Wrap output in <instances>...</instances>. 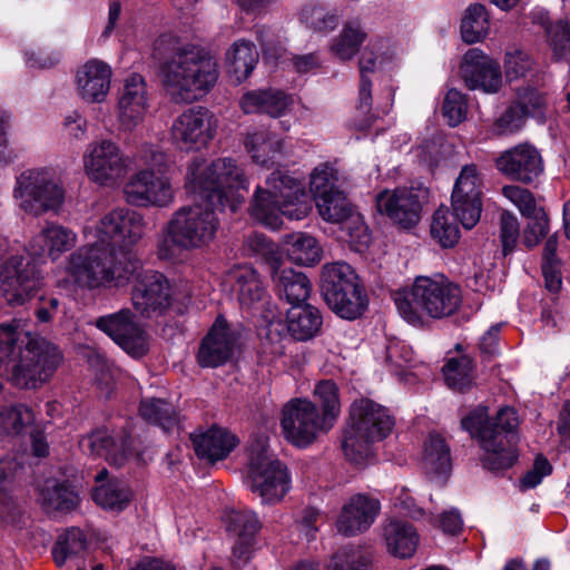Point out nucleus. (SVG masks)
I'll list each match as a JSON object with an SVG mask.
<instances>
[{
  "label": "nucleus",
  "instance_id": "obj_1",
  "mask_svg": "<svg viewBox=\"0 0 570 570\" xmlns=\"http://www.w3.org/2000/svg\"><path fill=\"white\" fill-rule=\"evenodd\" d=\"M185 188L199 195L202 202L181 206L173 213L159 246L163 258H171L174 248L194 250L208 246L219 228L216 210L228 206L236 212L244 200L236 194L248 189V180L244 169L232 158H218L212 163L197 158L188 167Z\"/></svg>",
  "mask_w": 570,
  "mask_h": 570
},
{
  "label": "nucleus",
  "instance_id": "obj_2",
  "mask_svg": "<svg viewBox=\"0 0 570 570\" xmlns=\"http://www.w3.org/2000/svg\"><path fill=\"white\" fill-rule=\"evenodd\" d=\"M144 216L129 208H116L85 227L88 244L67 261L66 271L81 288H118L138 273L140 262L134 246L142 238Z\"/></svg>",
  "mask_w": 570,
  "mask_h": 570
},
{
  "label": "nucleus",
  "instance_id": "obj_3",
  "mask_svg": "<svg viewBox=\"0 0 570 570\" xmlns=\"http://www.w3.org/2000/svg\"><path fill=\"white\" fill-rule=\"evenodd\" d=\"M167 46L171 55L160 65L163 87L175 104H189L204 97L218 79L217 62L204 48L176 46L171 37H160L156 49Z\"/></svg>",
  "mask_w": 570,
  "mask_h": 570
},
{
  "label": "nucleus",
  "instance_id": "obj_4",
  "mask_svg": "<svg viewBox=\"0 0 570 570\" xmlns=\"http://www.w3.org/2000/svg\"><path fill=\"white\" fill-rule=\"evenodd\" d=\"M519 420L512 407H502L489 417L488 409L479 405L461 419L463 430L475 439L483 451L482 464L491 471L509 469L517 453V426Z\"/></svg>",
  "mask_w": 570,
  "mask_h": 570
},
{
  "label": "nucleus",
  "instance_id": "obj_5",
  "mask_svg": "<svg viewBox=\"0 0 570 570\" xmlns=\"http://www.w3.org/2000/svg\"><path fill=\"white\" fill-rule=\"evenodd\" d=\"M267 188L257 187L253 197L250 214L264 226L278 229L282 217L302 220L312 210V199L302 181L276 170L266 180Z\"/></svg>",
  "mask_w": 570,
  "mask_h": 570
},
{
  "label": "nucleus",
  "instance_id": "obj_6",
  "mask_svg": "<svg viewBox=\"0 0 570 570\" xmlns=\"http://www.w3.org/2000/svg\"><path fill=\"white\" fill-rule=\"evenodd\" d=\"M394 303L401 317L417 326L424 316L443 318L454 314L462 304V294L445 278L417 276L410 287L394 294Z\"/></svg>",
  "mask_w": 570,
  "mask_h": 570
},
{
  "label": "nucleus",
  "instance_id": "obj_7",
  "mask_svg": "<svg viewBox=\"0 0 570 570\" xmlns=\"http://www.w3.org/2000/svg\"><path fill=\"white\" fill-rule=\"evenodd\" d=\"M393 426L394 420L386 407L367 399L354 401L342 440L347 460L363 463L371 456L372 445L384 440Z\"/></svg>",
  "mask_w": 570,
  "mask_h": 570
},
{
  "label": "nucleus",
  "instance_id": "obj_8",
  "mask_svg": "<svg viewBox=\"0 0 570 570\" xmlns=\"http://www.w3.org/2000/svg\"><path fill=\"white\" fill-rule=\"evenodd\" d=\"M395 56V51L389 40L373 39L362 50L360 67V86L353 117L348 126L355 130L363 131L381 115H387L392 109L394 101V91L390 90L386 101L382 106L373 108L372 81L370 75L375 73L390 63Z\"/></svg>",
  "mask_w": 570,
  "mask_h": 570
},
{
  "label": "nucleus",
  "instance_id": "obj_9",
  "mask_svg": "<svg viewBox=\"0 0 570 570\" xmlns=\"http://www.w3.org/2000/svg\"><path fill=\"white\" fill-rule=\"evenodd\" d=\"M322 294L328 307L342 318L355 320L367 306V298L358 276L345 262H334L323 266Z\"/></svg>",
  "mask_w": 570,
  "mask_h": 570
},
{
  "label": "nucleus",
  "instance_id": "obj_10",
  "mask_svg": "<svg viewBox=\"0 0 570 570\" xmlns=\"http://www.w3.org/2000/svg\"><path fill=\"white\" fill-rule=\"evenodd\" d=\"M61 362L57 346L46 338H33L12 360L8 379L22 390H37L47 384Z\"/></svg>",
  "mask_w": 570,
  "mask_h": 570
},
{
  "label": "nucleus",
  "instance_id": "obj_11",
  "mask_svg": "<svg viewBox=\"0 0 570 570\" xmlns=\"http://www.w3.org/2000/svg\"><path fill=\"white\" fill-rule=\"evenodd\" d=\"M13 198L24 214L38 217L58 212L65 200V190L49 169H28L16 179Z\"/></svg>",
  "mask_w": 570,
  "mask_h": 570
},
{
  "label": "nucleus",
  "instance_id": "obj_12",
  "mask_svg": "<svg viewBox=\"0 0 570 570\" xmlns=\"http://www.w3.org/2000/svg\"><path fill=\"white\" fill-rule=\"evenodd\" d=\"M43 286L40 271L24 254H14L0 263V297L9 306L27 304Z\"/></svg>",
  "mask_w": 570,
  "mask_h": 570
},
{
  "label": "nucleus",
  "instance_id": "obj_13",
  "mask_svg": "<svg viewBox=\"0 0 570 570\" xmlns=\"http://www.w3.org/2000/svg\"><path fill=\"white\" fill-rule=\"evenodd\" d=\"M281 428L289 443L297 448H306L333 425L324 419L315 403L295 397L283 405Z\"/></svg>",
  "mask_w": 570,
  "mask_h": 570
},
{
  "label": "nucleus",
  "instance_id": "obj_14",
  "mask_svg": "<svg viewBox=\"0 0 570 570\" xmlns=\"http://www.w3.org/2000/svg\"><path fill=\"white\" fill-rule=\"evenodd\" d=\"M246 482L263 503L278 502L291 488L287 469L264 448L252 452Z\"/></svg>",
  "mask_w": 570,
  "mask_h": 570
},
{
  "label": "nucleus",
  "instance_id": "obj_15",
  "mask_svg": "<svg viewBox=\"0 0 570 570\" xmlns=\"http://www.w3.org/2000/svg\"><path fill=\"white\" fill-rule=\"evenodd\" d=\"M175 194L170 177L150 168L137 170L124 185L125 200L135 207L166 208L174 204Z\"/></svg>",
  "mask_w": 570,
  "mask_h": 570
},
{
  "label": "nucleus",
  "instance_id": "obj_16",
  "mask_svg": "<svg viewBox=\"0 0 570 570\" xmlns=\"http://www.w3.org/2000/svg\"><path fill=\"white\" fill-rule=\"evenodd\" d=\"M95 325L134 358H141L149 352L150 335L129 308L100 316Z\"/></svg>",
  "mask_w": 570,
  "mask_h": 570
},
{
  "label": "nucleus",
  "instance_id": "obj_17",
  "mask_svg": "<svg viewBox=\"0 0 570 570\" xmlns=\"http://www.w3.org/2000/svg\"><path fill=\"white\" fill-rule=\"evenodd\" d=\"M135 158L118 145H94L83 155L87 176L100 186L118 184L131 169Z\"/></svg>",
  "mask_w": 570,
  "mask_h": 570
},
{
  "label": "nucleus",
  "instance_id": "obj_18",
  "mask_svg": "<svg viewBox=\"0 0 570 570\" xmlns=\"http://www.w3.org/2000/svg\"><path fill=\"white\" fill-rule=\"evenodd\" d=\"M132 305L145 317L164 314L171 303L167 278L155 271L138 273L131 292Z\"/></svg>",
  "mask_w": 570,
  "mask_h": 570
},
{
  "label": "nucleus",
  "instance_id": "obj_19",
  "mask_svg": "<svg viewBox=\"0 0 570 570\" xmlns=\"http://www.w3.org/2000/svg\"><path fill=\"white\" fill-rule=\"evenodd\" d=\"M424 191L415 188H395L383 190L376 196V206L381 214L404 229L419 224L422 213Z\"/></svg>",
  "mask_w": 570,
  "mask_h": 570
},
{
  "label": "nucleus",
  "instance_id": "obj_20",
  "mask_svg": "<svg viewBox=\"0 0 570 570\" xmlns=\"http://www.w3.org/2000/svg\"><path fill=\"white\" fill-rule=\"evenodd\" d=\"M460 72L465 86L471 90L497 94L502 87L500 65L478 48L465 52Z\"/></svg>",
  "mask_w": 570,
  "mask_h": 570
},
{
  "label": "nucleus",
  "instance_id": "obj_21",
  "mask_svg": "<svg viewBox=\"0 0 570 570\" xmlns=\"http://www.w3.org/2000/svg\"><path fill=\"white\" fill-rule=\"evenodd\" d=\"M237 341V332L224 317L218 316L200 342L197 363L202 367H218L225 364L233 356Z\"/></svg>",
  "mask_w": 570,
  "mask_h": 570
},
{
  "label": "nucleus",
  "instance_id": "obj_22",
  "mask_svg": "<svg viewBox=\"0 0 570 570\" xmlns=\"http://www.w3.org/2000/svg\"><path fill=\"white\" fill-rule=\"evenodd\" d=\"M497 169L510 179L530 184L543 171L541 155L532 145H515L495 158Z\"/></svg>",
  "mask_w": 570,
  "mask_h": 570
},
{
  "label": "nucleus",
  "instance_id": "obj_23",
  "mask_svg": "<svg viewBox=\"0 0 570 570\" xmlns=\"http://www.w3.org/2000/svg\"><path fill=\"white\" fill-rule=\"evenodd\" d=\"M216 120L205 107L184 110L174 121L170 134L174 142H208L214 139Z\"/></svg>",
  "mask_w": 570,
  "mask_h": 570
},
{
  "label": "nucleus",
  "instance_id": "obj_24",
  "mask_svg": "<svg viewBox=\"0 0 570 570\" xmlns=\"http://www.w3.org/2000/svg\"><path fill=\"white\" fill-rule=\"evenodd\" d=\"M224 282L230 287L243 309H256L268 298L259 274L249 265L232 267L226 273Z\"/></svg>",
  "mask_w": 570,
  "mask_h": 570
},
{
  "label": "nucleus",
  "instance_id": "obj_25",
  "mask_svg": "<svg viewBox=\"0 0 570 570\" xmlns=\"http://www.w3.org/2000/svg\"><path fill=\"white\" fill-rule=\"evenodd\" d=\"M118 109L119 126L124 131L134 130L145 119L148 110V94L146 82L140 75L132 73L126 79Z\"/></svg>",
  "mask_w": 570,
  "mask_h": 570
},
{
  "label": "nucleus",
  "instance_id": "obj_26",
  "mask_svg": "<svg viewBox=\"0 0 570 570\" xmlns=\"http://www.w3.org/2000/svg\"><path fill=\"white\" fill-rule=\"evenodd\" d=\"M381 505L379 500L365 494L352 495L342 507L336 528L344 535H356L366 531L375 521Z\"/></svg>",
  "mask_w": 570,
  "mask_h": 570
},
{
  "label": "nucleus",
  "instance_id": "obj_27",
  "mask_svg": "<svg viewBox=\"0 0 570 570\" xmlns=\"http://www.w3.org/2000/svg\"><path fill=\"white\" fill-rule=\"evenodd\" d=\"M546 104L544 97L533 88L518 90L514 104L494 122L493 131L498 135L519 130L525 118L541 117Z\"/></svg>",
  "mask_w": 570,
  "mask_h": 570
},
{
  "label": "nucleus",
  "instance_id": "obj_28",
  "mask_svg": "<svg viewBox=\"0 0 570 570\" xmlns=\"http://www.w3.org/2000/svg\"><path fill=\"white\" fill-rule=\"evenodd\" d=\"M111 68L101 60L91 59L76 73L78 95L88 102H101L110 90Z\"/></svg>",
  "mask_w": 570,
  "mask_h": 570
},
{
  "label": "nucleus",
  "instance_id": "obj_29",
  "mask_svg": "<svg viewBox=\"0 0 570 570\" xmlns=\"http://www.w3.org/2000/svg\"><path fill=\"white\" fill-rule=\"evenodd\" d=\"M77 242L78 235L72 229L58 223H47L30 242V248L35 255L47 254L51 261H57Z\"/></svg>",
  "mask_w": 570,
  "mask_h": 570
},
{
  "label": "nucleus",
  "instance_id": "obj_30",
  "mask_svg": "<svg viewBox=\"0 0 570 570\" xmlns=\"http://www.w3.org/2000/svg\"><path fill=\"white\" fill-rule=\"evenodd\" d=\"M272 281L279 298L292 306L301 305L309 297L312 285L307 276L291 267H283L277 261L272 263Z\"/></svg>",
  "mask_w": 570,
  "mask_h": 570
},
{
  "label": "nucleus",
  "instance_id": "obj_31",
  "mask_svg": "<svg viewBox=\"0 0 570 570\" xmlns=\"http://www.w3.org/2000/svg\"><path fill=\"white\" fill-rule=\"evenodd\" d=\"M259 528L261 523L253 511H233L228 515L227 529L235 537L233 557L238 562L245 563L249 560Z\"/></svg>",
  "mask_w": 570,
  "mask_h": 570
},
{
  "label": "nucleus",
  "instance_id": "obj_32",
  "mask_svg": "<svg viewBox=\"0 0 570 570\" xmlns=\"http://www.w3.org/2000/svg\"><path fill=\"white\" fill-rule=\"evenodd\" d=\"M292 105L293 98L277 89L249 90L239 99V107L245 114H264L273 118L285 115Z\"/></svg>",
  "mask_w": 570,
  "mask_h": 570
},
{
  "label": "nucleus",
  "instance_id": "obj_33",
  "mask_svg": "<svg viewBox=\"0 0 570 570\" xmlns=\"http://www.w3.org/2000/svg\"><path fill=\"white\" fill-rule=\"evenodd\" d=\"M196 454L209 462L224 460L237 445V438L228 430L213 425L205 432L191 435Z\"/></svg>",
  "mask_w": 570,
  "mask_h": 570
},
{
  "label": "nucleus",
  "instance_id": "obj_34",
  "mask_svg": "<svg viewBox=\"0 0 570 570\" xmlns=\"http://www.w3.org/2000/svg\"><path fill=\"white\" fill-rule=\"evenodd\" d=\"M81 450L92 456H102L110 464L122 465L127 458L125 441L117 443L107 430H96L79 441Z\"/></svg>",
  "mask_w": 570,
  "mask_h": 570
},
{
  "label": "nucleus",
  "instance_id": "obj_35",
  "mask_svg": "<svg viewBox=\"0 0 570 570\" xmlns=\"http://www.w3.org/2000/svg\"><path fill=\"white\" fill-rule=\"evenodd\" d=\"M387 551L399 558H410L416 551L419 535L414 527L402 520H391L383 528Z\"/></svg>",
  "mask_w": 570,
  "mask_h": 570
},
{
  "label": "nucleus",
  "instance_id": "obj_36",
  "mask_svg": "<svg viewBox=\"0 0 570 570\" xmlns=\"http://www.w3.org/2000/svg\"><path fill=\"white\" fill-rule=\"evenodd\" d=\"M322 323L320 311L309 304L292 306L287 312V331L296 341L314 337L320 332Z\"/></svg>",
  "mask_w": 570,
  "mask_h": 570
},
{
  "label": "nucleus",
  "instance_id": "obj_37",
  "mask_svg": "<svg viewBox=\"0 0 570 570\" xmlns=\"http://www.w3.org/2000/svg\"><path fill=\"white\" fill-rule=\"evenodd\" d=\"M422 466L431 478L446 476L451 470L450 448L439 434H430L424 443Z\"/></svg>",
  "mask_w": 570,
  "mask_h": 570
},
{
  "label": "nucleus",
  "instance_id": "obj_38",
  "mask_svg": "<svg viewBox=\"0 0 570 570\" xmlns=\"http://www.w3.org/2000/svg\"><path fill=\"white\" fill-rule=\"evenodd\" d=\"M284 245L288 258L297 265L313 266L322 258L320 243L307 233L298 232L287 235Z\"/></svg>",
  "mask_w": 570,
  "mask_h": 570
},
{
  "label": "nucleus",
  "instance_id": "obj_39",
  "mask_svg": "<svg viewBox=\"0 0 570 570\" xmlns=\"http://www.w3.org/2000/svg\"><path fill=\"white\" fill-rule=\"evenodd\" d=\"M228 71L240 83L246 80L258 62V52L254 43L237 40L226 53Z\"/></svg>",
  "mask_w": 570,
  "mask_h": 570
},
{
  "label": "nucleus",
  "instance_id": "obj_40",
  "mask_svg": "<svg viewBox=\"0 0 570 570\" xmlns=\"http://www.w3.org/2000/svg\"><path fill=\"white\" fill-rule=\"evenodd\" d=\"M365 39L366 33L357 22H347L332 39L330 52L340 61H348L355 57Z\"/></svg>",
  "mask_w": 570,
  "mask_h": 570
},
{
  "label": "nucleus",
  "instance_id": "obj_41",
  "mask_svg": "<svg viewBox=\"0 0 570 570\" xmlns=\"http://www.w3.org/2000/svg\"><path fill=\"white\" fill-rule=\"evenodd\" d=\"M39 501L48 512H66L77 505L78 497L67 484L48 480L40 490Z\"/></svg>",
  "mask_w": 570,
  "mask_h": 570
},
{
  "label": "nucleus",
  "instance_id": "obj_42",
  "mask_svg": "<svg viewBox=\"0 0 570 570\" xmlns=\"http://www.w3.org/2000/svg\"><path fill=\"white\" fill-rule=\"evenodd\" d=\"M131 490L126 482L120 480H110L95 488L92 492L94 501L106 510L121 511L130 502Z\"/></svg>",
  "mask_w": 570,
  "mask_h": 570
},
{
  "label": "nucleus",
  "instance_id": "obj_43",
  "mask_svg": "<svg viewBox=\"0 0 570 570\" xmlns=\"http://www.w3.org/2000/svg\"><path fill=\"white\" fill-rule=\"evenodd\" d=\"M320 216L333 224H345L357 212L344 193L336 190L315 200Z\"/></svg>",
  "mask_w": 570,
  "mask_h": 570
},
{
  "label": "nucleus",
  "instance_id": "obj_44",
  "mask_svg": "<svg viewBox=\"0 0 570 570\" xmlns=\"http://www.w3.org/2000/svg\"><path fill=\"white\" fill-rule=\"evenodd\" d=\"M140 416L164 431L178 425V416L173 404L161 399H144L139 407Z\"/></svg>",
  "mask_w": 570,
  "mask_h": 570
},
{
  "label": "nucleus",
  "instance_id": "obj_45",
  "mask_svg": "<svg viewBox=\"0 0 570 570\" xmlns=\"http://www.w3.org/2000/svg\"><path fill=\"white\" fill-rule=\"evenodd\" d=\"M87 548L83 532L78 528L67 529L58 537L52 548V556L58 567H62L67 560L79 557Z\"/></svg>",
  "mask_w": 570,
  "mask_h": 570
},
{
  "label": "nucleus",
  "instance_id": "obj_46",
  "mask_svg": "<svg viewBox=\"0 0 570 570\" xmlns=\"http://www.w3.org/2000/svg\"><path fill=\"white\" fill-rule=\"evenodd\" d=\"M489 31V18L484 6L471 4L461 23V36L464 42L475 43L485 38Z\"/></svg>",
  "mask_w": 570,
  "mask_h": 570
},
{
  "label": "nucleus",
  "instance_id": "obj_47",
  "mask_svg": "<svg viewBox=\"0 0 570 570\" xmlns=\"http://www.w3.org/2000/svg\"><path fill=\"white\" fill-rule=\"evenodd\" d=\"M446 385L455 391L463 392L473 383V363L466 355L449 358L443 366Z\"/></svg>",
  "mask_w": 570,
  "mask_h": 570
},
{
  "label": "nucleus",
  "instance_id": "obj_48",
  "mask_svg": "<svg viewBox=\"0 0 570 570\" xmlns=\"http://www.w3.org/2000/svg\"><path fill=\"white\" fill-rule=\"evenodd\" d=\"M430 233L432 238L444 248L453 247L461 236L455 217L442 207L433 214Z\"/></svg>",
  "mask_w": 570,
  "mask_h": 570
},
{
  "label": "nucleus",
  "instance_id": "obj_49",
  "mask_svg": "<svg viewBox=\"0 0 570 570\" xmlns=\"http://www.w3.org/2000/svg\"><path fill=\"white\" fill-rule=\"evenodd\" d=\"M36 420L32 409L16 404L0 410V432L8 435H18L30 426Z\"/></svg>",
  "mask_w": 570,
  "mask_h": 570
},
{
  "label": "nucleus",
  "instance_id": "obj_50",
  "mask_svg": "<svg viewBox=\"0 0 570 570\" xmlns=\"http://www.w3.org/2000/svg\"><path fill=\"white\" fill-rule=\"evenodd\" d=\"M314 396L322 407V415L333 426L341 413L340 391L332 380L320 381L314 389Z\"/></svg>",
  "mask_w": 570,
  "mask_h": 570
},
{
  "label": "nucleus",
  "instance_id": "obj_51",
  "mask_svg": "<svg viewBox=\"0 0 570 570\" xmlns=\"http://www.w3.org/2000/svg\"><path fill=\"white\" fill-rule=\"evenodd\" d=\"M299 20L308 28L317 32L327 33L338 24L336 13L326 11L315 3H306L299 11Z\"/></svg>",
  "mask_w": 570,
  "mask_h": 570
},
{
  "label": "nucleus",
  "instance_id": "obj_52",
  "mask_svg": "<svg viewBox=\"0 0 570 570\" xmlns=\"http://www.w3.org/2000/svg\"><path fill=\"white\" fill-rule=\"evenodd\" d=\"M338 170L331 164H321L314 168L309 178V189L314 200L323 198L331 193L338 190Z\"/></svg>",
  "mask_w": 570,
  "mask_h": 570
},
{
  "label": "nucleus",
  "instance_id": "obj_53",
  "mask_svg": "<svg viewBox=\"0 0 570 570\" xmlns=\"http://www.w3.org/2000/svg\"><path fill=\"white\" fill-rule=\"evenodd\" d=\"M451 207L453 210L452 216L459 219L466 229H471L480 220L482 212L481 198H456V195H451Z\"/></svg>",
  "mask_w": 570,
  "mask_h": 570
},
{
  "label": "nucleus",
  "instance_id": "obj_54",
  "mask_svg": "<svg viewBox=\"0 0 570 570\" xmlns=\"http://www.w3.org/2000/svg\"><path fill=\"white\" fill-rule=\"evenodd\" d=\"M326 570H368V559L361 548L344 547L332 557Z\"/></svg>",
  "mask_w": 570,
  "mask_h": 570
},
{
  "label": "nucleus",
  "instance_id": "obj_55",
  "mask_svg": "<svg viewBox=\"0 0 570 570\" xmlns=\"http://www.w3.org/2000/svg\"><path fill=\"white\" fill-rule=\"evenodd\" d=\"M482 178L475 165H465L462 167L459 177L456 178L452 195L460 197H476L481 198L482 195Z\"/></svg>",
  "mask_w": 570,
  "mask_h": 570
},
{
  "label": "nucleus",
  "instance_id": "obj_56",
  "mask_svg": "<svg viewBox=\"0 0 570 570\" xmlns=\"http://www.w3.org/2000/svg\"><path fill=\"white\" fill-rule=\"evenodd\" d=\"M468 101L465 95L452 88L443 101L442 114L451 127H455L466 118Z\"/></svg>",
  "mask_w": 570,
  "mask_h": 570
},
{
  "label": "nucleus",
  "instance_id": "obj_57",
  "mask_svg": "<svg viewBox=\"0 0 570 570\" xmlns=\"http://www.w3.org/2000/svg\"><path fill=\"white\" fill-rule=\"evenodd\" d=\"M550 47L558 59H570V22L558 21L546 27Z\"/></svg>",
  "mask_w": 570,
  "mask_h": 570
},
{
  "label": "nucleus",
  "instance_id": "obj_58",
  "mask_svg": "<svg viewBox=\"0 0 570 570\" xmlns=\"http://www.w3.org/2000/svg\"><path fill=\"white\" fill-rule=\"evenodd\" d=\"M342 230L346 233L347 242H350L357 252L364 250L372 240L368 227L358 213L342 225Z\"/></svg>",
  "mask_w": 570,
  "mask_h": 570
},
{
  "label": "nucleus",
  "instance_id": "obj_59",
  "mask_svg": "<svg viewBox=\"0 0 570 570\" xmlns=\"http://www.w3.org/2000/svg\"><path fill=\"white\" fill-rule=\"evenodd\" d=\"M140 161L157 174L167 175L174 159L166 154L160 145H146V148L139 153Z\"/></svg>",
  "mask_w": 570,
  "mask_h": 570
},
{
  "label": "nucleus",
  "instance_id": "obj_60",
  "mask_svg": "<svg viewBox=\"0 0 570 570\" xmlns=\"http://www.w3.org/2000/svg\"><path fill=\"white\" fill-rule=\"evenodd\" d=\"M530 218L527 228L523 232V244L528 248H532L539 244V242L549 232V218L543 209L535 212L533 215L527 216Z\"/></svg>",
  "mask_w": 570,
  "mask_h": 570
},
{
  "label": "nucleus",
  "instance_id": "obj_61",
  "mask_svg": "<svg viewBox=\"0 0 570 570\" xmlns=\"http://www.w3.org/2000/svg\"><path fill=\"white\" fill-rule=\"evenodd\" d=\"M499 230L502 252L503 255L507 256L512 253L520 236V225L518 218L508 212L502 213L500 217Z\"/></svg>",
  "mask_w": 570,
  "mask_h": 570
},
{
  "label": "nucleus",
  "instance_id": "obj_62",
  "mask_svg": "<svg viewBox=\"0 0 570 570\" xmlns=\"http://www.w3.org/2000/svg\"><path fill=\"white\" fill-rule=\"evenodd\" d=\"M502 195L518 207L523 216L535 214L540 210L531 191L520 186L508 185L502 188Z\"/></svg>",
  "mask_w": 570,
  "mask_h": 570
},
{
  "label": "nucleus",
  "instance_id": "obj_63",
  "mask_svg": "<svg viewBox=\"0 0 570 570\" xmlns=\"http://www.w3.org/2000/svg\"><path fill=\"white\" fill-rule=\"evenodd\" d=\"M532 66L531 57L524 51L514 50L505 55V77L510 81L524 77L532 69Z\"/></svg>",
  "mask_w": 570,
  "mask_h": 570
},
{
  "label": "nucleus",
  "instance_id": "obj_64",
  "mask_svg": "<svg viewBox=\"0 0 570 570\" xmlns=\"http://www.w3.org/2000/svg\"><path fill=\"white\" fill-rule=\"evenodd\" d=\"M61 302L55 294H43L38 298L35 316L39 323L51 322L60 312Z\"/></svg>",
  "mask_w": 570,
  "mask_h": 570
}]
</instances>
